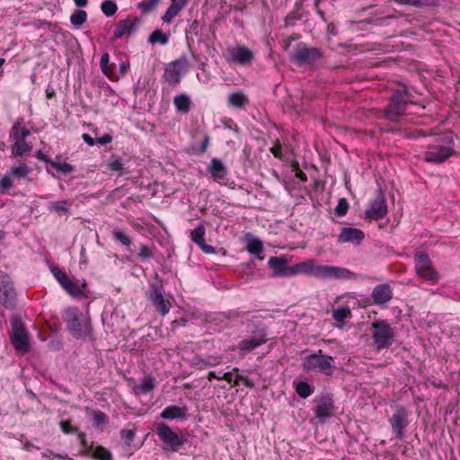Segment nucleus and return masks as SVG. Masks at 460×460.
Returning a JSON list of instances; mask_svg holds the SVG:
<instances>
[{"label":"nucleus","mask_w":460,"mask_h":460,"mask_svg":"<svg viewBox=\"0 0 460 460\" xmlns=\"http://www.w3.org/2000/svg\"><path fill=\"white\" fill-rule=\"evenodd\" d=\"M272 278H289L305 274L319 279H352L357 275L350 270L332 265H316L314 260H305L293 266L288 265L285 255L272 256L268 261Z\"/></svg>","instance_id":"nucleus-1"},{"label":"nucleus","mask_w":460,"mask_h":460,"mask_svg":"<svg viewBox=\"0 0 460 460\" xmlns=\"http://www.w3.org/2000/svg\"><path fill=\"white\" fill-rule=\"evenodd\" d=\"M413 94L405 84L393 90L387 105L384 108V118L393 123H400L406 114L407 107L413 103Z\"/></svg>","instance_id":"nucleus-2"},{"label":"nucleus","mask_w":460,"mask_h":460,"mask_svg":"<svg viewBox=\"0 0 460 460\" xmlns=\"http://www.w3.org/2000/svg\"><path fill=\"white\" fill-rule=\"evenodd\" d=\"M452 132H446L436 137L435 142L428 146L423 153V160L432 164H442L455 153Z\"/></svg>","instance_id":"nucleus-3"},{"label":"nucleus","mask_w":460,"mask_h":460,"mask_svg":"<svg viewBox=\"0 0 460 460\" xmlns=\"http://www.w3.org/2000/svg\"><path fill=\"white\" fill-rule=\"evenodd\" d=\"M67 330L75 339H86L92 333L90 318L77 306L67 307L63 315Z\"/></svg>","instance_id":"nucleus-4"},{"label":"nucleus","mask_w":460,"mask_h":460,"mask_svg":"<svg viewBox=\"0 0 460 460\" xmlns=\"http://www.w3.org/2000/svg\"><path fill=\"white\" fill-rule=\"evenodd\" d=\"M371 338L378 350L388 349L395 341V328L386 320H378L371 323Z\"/></svg>","instance_id":"nucleus-5"},{"label":"nucleus","mask_w":460,"mask_h":460,"mask_svg":"<svg viewBox=\"0 0 460 460\" xmlns=\"http://www.w3.org/2000/svg\"><path fill=\"white\" fill-rule=\"evenodd\" d=\"M11 343L18 354H26L30 350V337L22 321L17 316H13L11 318Z\"/></svg>","instance_id":"nucleus-6"},{"label":"nucleus","mask_w":460,"mask_h":460,"mask_svg":"<svg viewBox=\"0 0 460 460\" xmlns=\"http://www.w3.org/2000/svg\"><path fill=\"white\" fill-rule=\"evenodd\" d=\"M303 366L306 371H317L326 376H332L336 368L333 358L322 354L321 349L318 353L307 356L304 360Z\"/></svg>","instance_id":"nucleus-7"},{"label":"nucleus","mask_w":460,"mask_h":460,"mask_svg":"<svg viewBox=\"0 0 460 460\" xmlns=\"http://www.w3.org/2000/svg\"><path fill=\"white\" fill-rule=\"evenodd\" d=\"M156 434L164 444L163 449L164 451L177 452L186 442L182 435L174 432L164 422L157 423Z\"/></svg>","instance_id":"nucleus-8"},{"label":"nucleus","mask_w":460,"mask_h":460,"mask_svg":"<svg viewBox=\"0 0 460 460\" xmlns=\"http://www.w3.org/2000/svg\"><path fill=\"white\" fill-rule=\"evenodd\" d=\"M50 270L59 285L71 296L77 298H83L86 296L85 291L87 284L85 282H83L81 285L73 282L67 274L58 267L52 266Z\"/></svg>","instance_id":"nucleus-9"},{"label":"nucleus","mask_w":460,"mask_h":460,"mask_svg":"<svg viewBox=\"0 0 460 460\" xmlns=\"http://www.w3.org/2000/svg\"><path fill=\"white\" fill-rule=\"evenodd\" d=\"M323 57L322 52L319 49L314 47H308L304 42H299L296 44L294 52L290 56V59L292 62L298 66H302L305 64H311Z\"/></svg>","instance_id":"nucleus-10"},{"label":"nucleus","mask_w":460,"mask_h":460,"mask_svg":"<svg viewBox=\"0 0 460 460\" xmlns=\"http://www.w3.org/2000/svg\"><path fill=\"white\" fill-rule=\"evenodd\" d=\"M188 68L189 60L185 55H182L166 66L163 77L170 85L175 86L181 82L182 75Z\"/></svg>","instance_id":"nucleus-11"},{"label":"nucleus","mask_w":460,"mask_h":460,"mask_svg":"<svg viewBox=\"0 0 460 460\" xmlns=\"http://www.w3.org/2000/svg\"><path fill=\"white\" fill-rule=\"evenodd\" d=\"M164 290L163 286L151 284L146 297L151 302L155 310L162 315H165L170 311V302L164 298Z\"/></svg>","instance_id":"nucleus-12"},{"label":"nucleus","mask_w":460,"mask_h":460,"mask_svg":"<svg viewBox=\"0 0 460 460\" xmlns=\"http://www.w3.org/2000/svg\"><path fill=\"white\" fill-rule=\"evenodd\" d=\"M16 292L10 276L0 270V304L7 308L13 307Z\"/></svg>","instance_id":"nucleus-13"},{"label":"nucleus","mask_w":460,"mask_h":460,"mask_svg":"<svg viewBox=\"0 0 460 460\" xmlns=\"http://www.w3.org/2000/svg\"><path fill=\"white\" fill-rule=\"evenodd\" d=\"M388 421L395 437L403 438L404 430L410 423L408 410L404 406H398Z\"/></svg>","instance_id":"nucleus-14"},{"label":"nucleus","mask_w":460,"mask_h":460,"mask_svg":"<svg viewBox=\"0 0 460 460\" xmlns=\"http://www.w3.org/2000/svg\"><path fill=\"white\" fill-rule=\"evenodd\" d=\"M314 406L313 411L315 418L321 421H324L334 413V401L332 394H326L314 399Z\"/></svg>","instance_id":"nucleus-15"},{"label":"nucleus","mask_w":460,"mask_h":460,"mask_svg":"<svg viewBox=\"0 0 460 460\" xmlns=\"http://www.w3.org/2000/svg\"><path fill=\"white\" fill-rule=\"evenodd\" d=\"M387 214V205L384 191L379 189L376 198L370 202L365 210V216L368 219L378 220Z\"/></svg>","instance_id":"nucleus-16"},{"label":"nucleus","mask_w":460,"mask_h":460,"mask_svg":"<svg viewBox=\"0 0 460 460\" xmlns=\"http://www.w3.org/2000/svg\"><path fill=\"white\" fill-rule=\"evenodd\" d=\"M248 337L256 339L259 341L267 342L268 327L258 320H248L245 323Z\"/></svg>","instance_id":"nucleus-17"},{"label":"nucleus","mask_w":460,"mask_h":460,"mask_svg":"<svg viewBox=\"0 0 460 460\" xmlns=\"http://www.w3.org/2000/svg\"><path fill=\"white\" fill-rule=\"evenodd\" d=\"M365 238V234L361 229L353 227H342L338 236L339 243H352L359 245Z\"/></svg>","instance_id":"nucleus-18"},{"label":"nucleus","mask_w":460,"mask_h":460,"mask_svg":"<svg viewBox=\"0 0 460 460\" xmlns=\"http://www.w3.org/2000/svg\"><path fill=\"white\" fill-rule=\"evenodd\" d=\"M140 23V19L136 17L133 20L130 19H125L119 21L116 24V29L114 31L113 37L114 39H120L125 34L131 35L135 33L137 30V27Z\"/></svg>","instance_id":"nucleus-19"},{"label":"nucleus","mask_w":460,"mask_h":460,"mask_svg":"<svg viewBox=\"0 0 460 460\" xmlns=\"http://www.w3.org/2000/svg\"><path fill=\"white\" fill-rule=\"evenodd\" d=\"M207 172L211 175L215 181L227 180L228 170L225 164L219 158L214 157L207 167Z\"/></svg>","instance_id":"nucleus-20"},{"label":"nucleus","mask_w":460,"mask_h":460,"mask_svg":"<svg viewBox=\"0 0 460 460\" xmlns=\"http://www.w3.org/2000/svg\"><path fill=\"white\" fill-rule=\"evenodd\" d=\"M371 297L374 304L385 305L393 298V289L389 284H379L373 288Z\"/></svg>","instance_id":"nucleus-21"},{"label":"nucleus","mask_w":460,"mask_h":460,"mask_svg":"<svg viewBox=\"0 0 460 460\" xmlns=\"http://www.w3.org/2000/svg\"><path fill=\"white\" fill-rule=\"evenodd\" d=\"M206 234V229L203 225L197 226L191 232H190V239L193 243H195L203 252L207 254H212L216 252L215 247L212 245L207 244L204 239Z\"/></svg>","instance_id":"nucleus-22"},{"label":"nucleus","mask_w":460,"mask_h":460,"mask_svg":"<svg viewBox=\"0 0 460 460\" xmlns=\"http://www.w3.org/2000/svg\"><path fill=\"white\" fill-rule=\"evenodd\" d=\"M160 417L165 420H187L188 408L187 406L170 405L165 407L160 413Z\"/></svg>","instance_id":"nucleus-23"},{"label":"nucleus","mask_w":460,"mask_h":460,"mask_svg":"<svg viewBox=\"0 0 460 460\" xmlns=\"http://www.w3.org/2000/svg\"><path fill=\"white\" fill-rule=\"evenodd\" d=\"M252 59L253 53L243 46H238L231 54V60L240 65L250 64Z\"/></svg>","instance_id":"nucleus-24"},{"label":"nucleus","mask_w":460,"mask_h":460,"mask_svg":"<svg viewBox=\"0 0 460 460\" xmlns=\"http://www.w3.org/2000/svg\"><path fill=\"white\" fill-rule=\"evenodd\" d=\"M23 118H18L13 123L11 131L10 137L13 140H25L31 134L30 130L23 127Z\"/></svg>","instance_id":"nucleus-25"},{"label":"nucleus","mask_w":460,"mask_h":460,"mask_svg":"<svg viewBox=\"0 0 460 460\" xmlns=\"http://www.w3.org/2000/svg\"><path fill=\"white\" fill-rule=\"evenodd\" d=\"M263 344L265 342L247 336L238 343L239 355L243 357Z\"/></svg>","instance_id":"nucleus-26"},{"label":"nucleus","mask_w":460,"mask_h":460,"mask_svg":"<svg viewBox=\"0 0 460 460\" xmlns=\"http://www.w3.org/2000/svg\"><path fill=\"white\" fill-rule=\"evenodd\" d=\"M155 387V378L150 375L145 376L140 384L133 387L135 394H147L153 391Z\"/></svg>","instance_id":"nucleus-27"},{"label":"nucleus","mask_w":460,"mask_h":460,"mask_svg":"<svg viewBox=\"0 0 460 460\" xmlns=\"http://www.w3.org/2000/svg\"><path fill=\"white\" fill-rule=\"evenodd\" d=\"M415 271L420 278L430 281L433 284L438 283L440 279V275L431 264L424 266L422 269H416Z\"/></svg>","instance_id":"nucleus-28"},{"label":"nucleus","mask_w":460,"mask_h":460,"mask_svg":"<svg viewBox=\"0 0 460 460\" xmlns=\"http://www.w3.org/2000/svg\"><path fill=\"white\" fill-rule=\"evenodd\" d=\"M100 66L102 73L107 75L110 79H119V76L115 75L114 68L116 65L114 63H110V55L108 53H103L101 57Z\"/></svg>","instance_id":"nucleus-29"},{"label":"nucleus","mask_w":460,"mask_h":460,"mask_svg":"<svg viewBox=\"0 0 460 460\" xmlns=\"http://www.w3.org/2000/svg\"><path fill=\"white\" fill-rule=\"evenodd\" d=\"M111 234L114 241L123 245L127 251L133 252L131 248L132 238L125 231L122 229H114Z\"/></svg>","instance_id":"nucleus-30"},{"label":"nucleus","mask_w":460,"mask_h":460,"mask_svg":"<svg viewBox=\"0 0 460 460\" xmlns=\"http://www.w3.org/2000/svg\"><path fill=\"white\" fill-rule=\"evenodd\" d=\"M173 104L179 112L186 114L190 110L191 101L186 93H181L174 96Z\"/></svg>","instance_id":"nucleus-31"},{"label":"nucleus","mask_w":460,"mask_h":460,"mask_svg":"<svg viewBox=\"0 0 460 460\" xmlns=\"http://www.w3.org/2000/svg\"><path fill=\"white\" fill-rule=\"evenodd\" d=\"M227 102L228 105L241 109L249 102V100L243 92L238 91L228 95Z\"/></svg>","instance_id":"nucleus-32"},{"label":"nucleus","mask_w":460,"mask_h":460,"mask_svg":"<svg viewBox=\"0 0 460 460\" xmlns=\"http://www.w3.org/2000/svg\"><path fill=\"white\" fill-rule=\"evenodd\" d=\"M14 144L12 146V155L14 157H22L29 155L31 150V146L25 140H14Z\"/></svg>","instance_id":"nucleus-33"},{"label":"nucleus","mask_w":460,"mask_h":460,"mask_svg":"<svg viewBox=\"0 0 460 460\" xmlns=\"http://www.w3.org/2000/svg\"><path fill=\"white\" fill-rule=\"evenodd\" d=\"M88 454L92 457L98 458L99 460H112V455L111 451L102 446H97L96 447H91L88 449Z\"/></svg>","instance_id":"nucleus-34"},{"label":"nucleus","mask_w":460,"mask_h":460,"mask_svg":"<svg viewBox=\"0 0 460 460\" xmlns=\"http://www.w3.org/2000/svg\"><path fill=\"white\" fill-rule=\"evenodd\" d=\"M170 33H164L161 30H155L148 37V42L151 44L159 43L166 45L169 42Z\"/></svg>","instance_id":"nucleus-35"},{"label":"nucleus","mask_w":460,"mask_h":460,"mask_svg":"<svg viewBox=\"0 0 460 460\" xmlns=\"http://www.w3.org/2000/svg\"><path fill=\"white\" fill-rule=\"evenodd\" d=\"M246 249L251 254L259 255L263 250L262 243L259 238L252 236L248 238Z\"/></svg>","instance_id":"nucleus-36"},{"label":"nucleus","mask_w":460,"mask_h":460,"mask_svg":"<svg viewBox=\"0 0 460 460\" xmlns=\"http://www.w3.org/2000/svg\"><path fill=\"white\" fill-rule=\"evenodd\" d=\"M351 311L349 306H340L332 312V318L338 323H343L345 319L351 318Z\"/></svg>","instance_id":"nucleus-37"},{"label":"nucleus","mask_w":460,"mask_h":460,"mask_svg":"<svg viewBox=\"0 0 460 460\" xmlns=\"http://www.w3.org/2000/svg\"><path fill=\"white\" fill-rule=\"evenodd\" d=\"M107 168L111 172H118L119 176L123 174L124 166L121 159L118 155H111V159L107 163Z\"/></svg>","instance_id":"nucleus-38"},{"label":"nucleus","mask_w":460,"mask_h":460,"mask_svg":"<svg viewBox=\"0 0 460 460\" xmlns=\"http://www.w3.org/2000/svg\"><path fill=\"white\" fill-rule=\"evenodd\" d=\"M296 392L301 398H307L314 393V388L305 381H299L296 385Z\"/></svg>","instance_id":"nucleus-39"},{"label":"nucleus","mask_w":460,"mask_h":460,"mask_svg":"<svg viewBox=\"0 0 460 460\" xmlns=\"http://www.w3.org/2000/svg\"><path fill=\"white\" fill-rule=\"evenodd\" d=\"M87 19V13L81 9H76L74 11V13L70 16V22L75 26L79 27L84 22H85Z\"/></svg>","instance_id":"nucleus-40"},{"label":"nucleus","mask_w":460,"mask_h":460,"mask_svg":"<svg viewBox=\"0 0 460 460\" xmlns=\"http://www.w3.org/2000/svg\"><path fill=\"white\" fill-rule=\"evenodd\" d=\"M415 270L422 269L424 266L431 264L430 258L428 253L424 252H418L414 256Z\"/></svg>","instance_id":"nucleus-41"},{"label":"nucleus","mask_w":460,"mask_h":460,"mask_svg":"<svg viewBox=\"0 0 460 460\" xmlns=\"http://www.w3.org/2000/svg\"><path fill=\"white\" fill-rule=\"evenodd\" d=\"M201 35V26L198 20L190 22V26L186 29V38L190 40V36L199 37Z\"/></svg>","instance_id":"nucleus-42"},{"label":"nucleus","mask_w":460,"mask_h":460,"mask_svg":"<svg viewBox=\"0 0 460 460\" xmlns=\"http://www.w3.org/2000/svg\"><path fill=\"white\" fill-rule=\"evenodd\" d=\"M102 12L108 17L112 16L118 10L117 4L112 0H105L101 5Z\"/></svg>","instance_id":"nucleus-43"},{"label":"nucleus","mask_w":460,"mask_h":460,"mask_svg":"<svg viewBox=\"0 0 460 460\" xmlns=\"http://www.w3.org/2000/svg\"><path fill=\"white\" fill-rule=\"evenodd\" d=\"M51 167L56 169L58 172L63 173L65 175L71 173L75 168L71 164L68 163H59L57 161L51 162Z\"/></svg>","instance_id":"nucleus-44"},{"label":"nucleus","mask_w":460,"mask_h":460,"mask_svg":"<svg viewBox=\"0 0 460 460\" xmlns=\"http://www.w3.org/2000/svg\"><path fill=\"white\" fill-rule=\"evenodd\" d=\"M181 6H176L173 4H170V6L165 11L164 16L162 17L163 21L166 23H170L172 20L179 14L181 12Z\"/></svg>","instance_id":"nucleus-45"},{"label":"nucleus","mask_w":460,"mask_h":460,"mask_svg":"<svg viewBox=\"0 0 460 460\" xmlns=\"http://www.w3.org/2000/svg\"><path fill=\"white\" fill-rule=\"evenodd\" d=\"M154 253L152 250L144 243L139 244V252H137V258L144 261L153 259Z\"/></svg>","instance_id":"nucleus-46"},{"label":"nucleus","mask_w":460,"mask_h":460,"mask_svg":"<svg viewBox=\"0 0 460 460\" xmlns=\"http://www.w3.org/2000/svg\"><path fill=\"white\" fill-rule=\"evenodd\" d=\"M349 209V202L345 198L339 199L336 208H334L335 215L337 217H342L347 214Z\"/></svg>","instance_id":"nucleus-47"},{"label":"nucleus","mask_w":460,"mask_h":460,"mask_svg":"<svg viewBox=\"0 0 460 460\" xmlns=\"http://www.w3.org/2000/svg\"><path fill=\"white\" fill-rule=\"evenodd\" d=\"M50 209L58 212V213H65L69 209L68 201L66 199L60 201H54L50 203Z\"/></svg>","instance_id":"nucleus-48"},{"label":"nucleus","mask_w":460,"mask_h":460,"mask_svg":"<svg viewBox=\"0 0 460 460\" xmlns=\"http://www.w3.org/2000/svg\"><path fill=\"white\" fill-rule=\"evenodd\" d=\"M441 0H414L413 7L426 8L435 7L440 4Z\"/></svg>","instance_id":"nucleus-49"},{"label":"nucleus","mask_w":460,"mask_h":460,"mask_svg":"<svg viewBox=\"0 0 460 460\" xmlns=\"http://www.w3.org/2000/svg\"><path fill=\"white\" fill-rule=\"evenodd\" d=\"M11 172L19 178H24L30 172V169L26 164H21L19 166L12 167Z\"/></svg>","instance_id":"nucleus-50"},{"label":"nucleus","mask_w":460,"mask_h":460,"mask_svg":"<svg viewBox=\"0 0 460 460\" xmlns=\"http://www.w3.org/2000/svg\"><path fill=\"white\" fill-rule=\"evenodd\" d=\"M135 431L133 429H122L120 431V438L123 439L124 443L128 446H130L135 438Z\"/></svg>","instance_id":"nucleus-51"},{"label":"nucleus","mask_w":460,"mask_h":460,"mask_svg":"<svg viewBox=\"0 0 460 460\" xmlns=\"http://www.w3.org/2000/svg\"><path fill=\"white\" fill-rule=\"evenodd\" d=\"M160 0H148L146 2H142L139 4V8L143 13H146L153 11L158 4Z\"/></svg>","instance_id":"nucleus-52"},{"label":"nucleus","mask_w":460,"mask_h":460,"mask_svg":"<svg viewBox=\"0 0 460 460\" xmlns=\"http://www.w3.org/2000/svg\"><path fill=\"white\" fill-rule=\"evenodd\" d=\"M194 364L196 366H198L200 369H204L208 367H213L215 365L217 364V361L214 360V361H208V360H206L200 357H196L194 358Z\"/></svg>","instance_id":"nucleus-53"},{"label":"nucleus","mask_w":460,"mask_h":460,"mask_svg":"<svg viewBox=\"0 0 460 460\" xmlns=\"http://www.w3.org/2000/svg\"><path fill=\"white\" fill-rule=\"evenodd\" d=\"M93 417V422L96 425H101L107 421V415L100 410L94 411Z\"/></svg>","instance_id":"nucleus-54"},{"label":"nucleus","mask_w":460,"mask_h":460,"mask_svg":"<svg viewBox=\"0 0 460 460\" xmlns=\"http://www.w3.org/2000/svg\"><path fill=\"white\" fill-rule=\"evenodd\" d=\"M13 186V180L9 175H4L0 180V190L2 191L8 190Z\"/></svg>","instance_id":"nucleus-55"},{"label":"nucleus","mask_w":460,"mask_h":460,"mask_svg":"<svg viewBox=\"0 0 460 460\" xmlns=\"http://www.w3.org/2000/svg\"><path fill=\"white\" fill-rule=\"evenodd\" d=\"M270 151L276 158L281 159L283 157L282 146L279 140L275 141Z\"/></svg>","instance_id":"nucleus-56"},{"label":"nucleus","mask_w":460,"mask_h":460,"mask_svg":"<svg viewBox=\"0 0 460 460\" xmlns=\"http://www.w3.org/2000/svg\"><path fill=\"white\" fill-rule=\"evenodd\" d=\"M60 428L66 434H75L77 432V429L73 427L69 420H63L60 422Z\"/></svg>","instance_id":"nucleus-57"},{"label":"nucleus","mask_w":460,"mask_h":460,"mask_svg":"<svg viewBox=\"0 0 460 460\" xmlns=\"http://www.w3.org/2000/svg\"><path fill=\"white\" fill-rule=\"evenodd\" d=\"M112 140V137L110 134H104L95 139L96 144L101 146H105L111 143Z\"/></svg>","instance_id":"nucleus-58"},{"label":"nucleus","mask_w":460,"mask_h":460,"mask_svg":"<svg viewBox=\"0 0 460 460\" xmlns=\"http://www.w3.org/2000/svg\"><path fill=\"white\" fill-rule=\"evenodd\" d=\"M36 157L40 160L44 161L47 164H49L51 166V162H54L51 160L46 154H44L41 150L37 151Z\"/></svg>","instance_id":"nucleus-59"},{"label":"nucleus","mask_w":460,"mask_h":460,"mask_svg":"<svg viewBox=\"0 0 460 460\" xmlns=\"http://www.w3.org/2000/svg\"><path fill=\"white\" fill-rule=\"evenodd\" d=\"M208 143H209V137L208 136H206L199 146V152L200 154H204L206 151H207V148H208Z\"/></svg>","instance_id":"nucleus-60"},{"label":"nucleus","mask_w":460,"mask_h":460,"mask_svg":"<svg viewBox=\"0 0 460 460\" xmlns=\"http://www.w3.org/2000/svg\"><path fill=\"white\" fill-rule=\"evenodd\" d=\"M129 67V63L128 62H121L119 64V75L120 76H123L126 75V73L128 72V69Z\"/></svg>","instance_id":"nucleus-61"},{"label":"nucleus","mask_w":460,"mask_h":460,"mask_svg":"<svg viewBox=\"0 0 460 460\" xmlns=\"http://www.w3.org/2000/svg\"><path fill=\"white\" fill-rule=\"evenodd\" d=\"M82 137L84 141L91 146L96 144L95 139H93L89 134L84 133Z\"/></svg>","instance_id":"nucleus-62"},{"label":"nucleus","mask_w":460,"mask_h":460,"mask_svg":"<svg viewBox=\"0 0 460 460\" xmlns=\"http://www.w3.org/2000/svg\"><path fill=\"white\" fill-rule=\"evenodd\" d=\"M189 0H171V4L176 6H181V10H182L187 4Z\"/></svg>","instance_id":"nucleus-63"},{"label":"nucleus","mask_w":460,"mask_h":460,"mask_svg":"<svg viewBox=\"0 0 460 460\" xmlns=\"http://www.w3.org/2000/svg\"><path fill=\"white\" fill-rule=\"evenodd\" d=\"M296 178H298L302 181H307L306 174L304 172H302L301 170H297L296 171Z\"/></svg>","instance_id":"nucleus-64"}]
</instances>
